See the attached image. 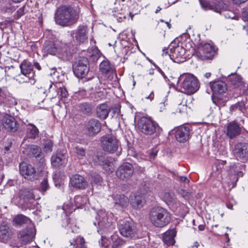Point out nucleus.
Returning a JSON list of instances; mask_svg holds the SVG:
<instances>
[{
    "instance_id": "f257e3e1",
    "label": "nucleus",
    "mask_w": 248,
    "mask_h": 248,
    "mask_svg": "<svg viewBox=\"0 0 248 248\" xmlns=\"http://www.w3.org/2000/svg\"><path fill=\"white\" fill-rule=\"evenodd\" d=\"M79 12L78 8L63 5L57 11L55 19L56 23L62 26H68L76 23L79 18Z\"/></svg>"
},
{
    "instance_id": "f03ea898",
    "label": "nucleus",
    "mask_w": 248,
    "mask_h": 248,
    "mask_svg": "<svg viewBox=\"0 0 248 248\" xmlns=\"http://www.w3.org/2000/svg\"><path fill=\"white\" fill-rule=\"evenodd\" d=\"M201 5L204 10L214 11L216 13L222 14L226 18L233 19L235 17V13L221 0H214L211 2L201 1Z\"/></svg>"
},
{
    "instance_id": "7ed1b4c3",
    "label": "nucleus",
    "mask_w": 248,
    "mask_h": 248,
    "mask_svg": "<svg viewBox=\"0 0 248 248\" xmlns=\"http://www.w3.org/2000/svg\"><path fill=\"white\" fill-rule=\"evenodd\" d=\"M43 50L50 55H57L63 61L69 60L72 54L69 45L62 44L58 47V45L52 41H46L44 45Z\"/></svg>"
},
{
    "instance_id": "20e7f679",
    "label": "nucleus",
    "mask_w": 248,
    "mask_h": 248,
    "mask_svg": "<svg viewBox=\"0 0 248 248\" xmlns=\"http://www.w3.org/2000/svg\"><path fill=\"white\" fill-rule=\"evenodd\" d=\"M150 221L156 227H163L168 225L170 220V214L165 209L157 207L153 208L149 215Z\"/></svg>"
},
{
    "instance_id": "39448f33",
    "label": "nucleus",
    "mask_w": 248,
    "mask_h": 248,
    "mask_svg": "<svg viewBox=\"0 0 248 248\" xmlns=\"http://www.w3.org/2000/svg\"><path fill=\"white\" fill-rule=\"evenodd\" d=\"M21 73L16 75L15 78L20 83H30L33 85L36 82L33 66L31 62L24 61L20 65Z\"/></svg>"
},
{
    "instance_id": "423d86ee",
    "label": "nucleus",
    "mask_w": 248,
    "mask_h": 248,
    "mask_svg": "<svg viewBox=\"0 0 248 248\" xmlns=\"http://www.w3.org/2000/svg\"><path fill=\"white\" fill-rule=\"evenodd\" d=\"M138 127L142 133L148 135L155 134V136H159L162 132L157 123L146 117H142L139 120Z\"/></svg>"
},
{
    "instance_id": "0eeeda50",
    "label": "nucleus",
    "mask_w": 248,
    "mask_h": 248,
    "mask_svg": "<svg viewBox=\"0 0 248 248\" xmlns=\"http://www.w3.org/2000/svg\"><path fill=\"white\" fill-rule=\"evenodd\" d=\"M180 84L182 92L186 94H193L199 88V84L197 78L192 75H184L180 77L178 79Z\"/></svg>"
},
{
    "instance_id": "6e6552de",
    "label": "nucleus",
    "mask_w": 248,
    "mask_h": 248,
    "mask_svg": "<svg viewBox=\"0 0 248 248\" xmlns=\"http://www.w3.org/2000/svg\"><path fill=\"white\" fill-rule=\"evenodd\" d=\"M217 48L213 43H201L198 47L197 57L201 60H212L217 53Z\"/></svg>"
},
{
    "instance_id": "1a4fd4ad",
    "label": "nucleus",
    "mask_w": 248,
    "mask_h": 248,
    "mask_svg": "<svg viewBox=\"0 0 248 248\" xmlns=\"http://www.w3.org/2000/svg\"><path fill=\"white\" fill-rule=\"evenodd\" d=\"M101 146L106 152L113 154L116 152L120 142L114 135L109 134L102 136L100 140Z\"/></svg>"
},
{
    "instance_id": "9d476101",
    "label": "nucleus",
    "mask_w": 248,
    "mask_h": 248,
    "mask_svg": "<svg viewBox=\"0 0 248 248\" xmlns=\"http://www.w3.org/2000/svg\"><path fill=\"white\" fill-rule=\"evenodd\" d=\"M209 87L212 92V100L214 103L217 104L216 99H221L222 96L225 94L227 90L226 84L220 80L216 81L213 82H210Z\"/></svg>"
},
{
    "instance_id": "9b49d317",
    "label": "nucleus",
    "mask_w": 248,
    "mask_h": 248,
    "mask_svg": "<svg viewBox=\"0 0 248 248\" xmlns=\"http://www.w3.org/2000/svg\"><path fill=\"white\" fill-rule=\"evenodd\" d=\"M73 71L78 78H83L89 71V62L85 57H80L74 66Z\"/></svg>"
},
{
    "instance_id": "f8f14e48",
    "label": "nucleus",
    "mask_w": 248,
    "mask_h": 248,
    "mask_svg": "<svg viewBox=\"0 0 248 248\" xmlns=\"http://www.w3.org/2000/svg\"><path fill=\"white\" fill-rule=\"evenodd\" d=\"M19 172L25 179L33 181L38 178V172L31 164L21 162L19 165Z\"/></svg>"
},
{
    "instance_id": "ddd939ff",
    "label": "nucleus",
    "mask_w": 248,
    "mask_h": 248,
    "mask_svg": "<svg viewBox=\"0 0 248 248\" xmlns=\"http://www.w3.org/2000/svg\"><path fill=\"white\" fill-rule=\"evenodd\" d=\"M35 234L36 229L34 226L33 225H30L18 232L17 238L22 244H26L33 240Z\"/></svg>"
},
{
    "instance_id": "4468645a",
    "label": "nucleus",
    "mask_w": 248,
    "mask_h": 248,
    "mask_svg": "<svg viewBox=\"0 0 248 248\" xmlns=\"http://www.w3.org/2000/svg\"><path fill=\"white\" fill-rule=\"evenodd\" d=\"M111 217L112 214L106 212L105 210H101L97 213L96 219L100 230L108 229L111 227L112 225Z\"/></svg>"
},
{
    "instance_id": "2eb2a0df",
    "label": "nucleus",
    "mask_w": 248,
    "mask_h": 248,
    "mask_svg": "<svg viewBox=\"0 0 248 248\" xmlns=\"http://www.w3.org/2000/svg\"><path fill=\"white\" fill-rule=\"evenodd\" d=\"M133 168L131 164L124 162L120 166L116 171L117 177L123 180L130 179L133 174Z\"/></svg>"
},
{
    "instance_id": "dca6fc26",
    "label": "nucleus",
    "mask_w": 248,
    "mask_h": 248,
    "mask_svg": "<svg viewBox=\"0 0 248 248\" xmlns=\"http://www.w3.org/2000/svg\"><path fill=\"white\" fill-rule=\"evenodd\" d=\"M0 126L10 131H16L17 129V123L14 117L8 114L0 116Z\"/></svg>"
},
{
    "instance_id": "f3484780",
    "label": "nucleus",
    "mask_w": 248,
    "mask_h": 248,
    "mask_svg": "<svg viewBox=\"0 0 248 248\" xmlns=\"http://www.w3.org/2000/svg\"><path fill=\"white\" fill-rule=\"evenodd\" d=\"M74 202V205H69L65 203L63 204L62 209L66 213H71L75 211L76 208H80L85 205L88 202V198L85 195H77L75 197Z\"/></svg>"
},
{
    "instance_id": "a211bd4d",
    "label": "nucleus",
    "mask_w": 248,
    "mask_h": 248,
    "mask_svg": "<svg viewBox=\"0 0 248 248\" xmlns=\"http://www.w3.org/2000/svg\"><path fill=\"white\" fill-rule=\"evenodd\" d=\"M233 153L236 159L242 162L248 160V144L238 143L235 145Z\"/></svg>"
},
{
    "instance_id": "6ab92c4d",
    "label": "nucleus",
    "mask_w": 248,
    "mask_h": 248,
    "mask_svg": "<svg viewBox=\"0 0 248 248\" xmlns=\"http://www.w3.org/2000/svg\"><path fill=\"white\" fill-rule=\"evenodd\" d=\"M120 233L125 237H132L136 233V229L134 224L129 221H123L119 225Z\"/></svg>"
},
{
    "instance_id": "aec40b11",
    "label": "nucleus",
    "mask_w": 248,
    "mask_h": 248,
    "mask_svg": "<svg viewBox=\"0 0 248 248\" xmlns=\"http://www.w3.org/2000/svg\"><path fill=\"white\" fill-rule=\"evenodd\" d=\"M243 170H244V165L239 163L234 164L230 167L229 174L232 183L237 182L238 177L243 176Z\"/></svg>"
},
{
    "instance_id": "412c9836",
    "label": "nucleus",
    "mask_w": 248,
    "mask_h": 248,
    "mask_svg": "<svg viewBox=\"0 0 248 248\" xmlns=\"http://www.w3.org/2000/svg\"><path fill=\"white\" fill-rule=\"evenodd\" d=\"M88 29L87 27L84 25H79L75 32L71 34L79 43H84L88 39Z\"/></svg>"
},
{
    "instance_id": "4be33fe9",
    "label": "nucleus",
    "mask_w": 248,
    "mask_h": 248,
    "mask_svg": "<svg viewBox=\"0 0 248 248\" xmlns=\"http://www.w3.org/2000/svg\"><path fill=\"white\" fill-rule=\"evenodd\" d=\"M185 53V49L181 46H177L170 49V54L169 56L174 62L179 63L183 62Z\"/></svg>"
},
{
    "instance_id": "5701e85b",
    "label": "nucleus",
    "mask_w": 248,
    "mask_h": 248,
    "mask_svg": "<svg viewBox=\"0 0 248 248\" xmlns=\"http://www.w3.org/2000/svg\"><path fill=\"white\" fill-rule=\"evenodd\" d=\"M71 185L78 189H85L88 186V183L83 177L78 174H75L70 178Z\"/></svg>"
},
{
    "instance_id": "b1692460",
    "label": "nucleus",
    "mask_w": 248,
    "mask_h": 248,
    "mask_svg": "<svg viewBox=\"0 0 248 248\" xmlns=\"http://www.w3.org/2000/svg\"><path fill=\"white\" fill-rule=\"evenodd\" d=\"M189 137V128L187 126H181L178 128L175 132V137L180 142L186 141Z\"/></svg>"
},
{
    "instance_id": "393cba45",
    "label": "nucleus",
    "mask_w": 248,
    "mask_h": 248,
    "mask_svg": "<svg viewBox=\"0 0 248 248\" xmlns=\"http://www.w3.org/2000/svg\"><path fill=\"white\" fill-rule=\"evenodd\" d=\"M51 161L53 166L58 167L65 164L67 160L63 153L57 152L52 156Z\"/></svg>"
},
{
    "instance_id": "a878e982",
    "label": "nucleus",
    "mask_w": 248,
    "mask_h": 248,
    "mask_svg": "<svg viewBox=\"0 0 248 248\" xmlns=\"http://www.w3.org/2000/svg\"><path fill=\"white\" fill-rule=\"evenodd\" d=\"M87 129L89 135H94L100 131L101 124L99 121L97 120H91L89 121L87 125Z\"/></svg>"
},
{
    "instance_id": "bb28decb",
    "label": "nucleus",
    "mask_w": 248,
    "mask_h": 248,
    "mask_svg": "<svg viewBox=\"0 0 248 248\" xmlns=\"http://www.w3.org/2000/svg\"><path fill=\"white\" fill-rule=\"evenodd\" d=\"M176 235V231L172 229L168 230L163 234V241L167 246H172L174 244L175 241L174 237Z\"/></svg>"
},
{
    "instance_id": "cd10ccee",
    "label": "nucleus",
    "mask_w": 248,
    "mask_h": 248,
    "mask_svg": "<svg viewBox=\"0 0 248 248\" xmlns=\"http://www.w3.org/2000/svg\"><path fill=\"white\" fill-rule=\"evenodd\" d=\"M13 232L9 226L6 224L0 226V238L3 242L8 240L13 235Z\"/></svg>"
},
{
    "instance_id": "c85d7f7f",
    "label": "nucleus",
    "mask_w": 248,
    "mask_h": 248,
    "mask_svg": "<svg viewBox=\"0 0 248 248\" xmlns=\"http://www.w3.org/2000/svg\"><path fill=\"white\" fill-rule=\"evenodd\" d=\"M240 131V127L236 123H231L227 126V135L230 138H233L239 135Z\"/></svg>"
},
{
    "instance_id": "c756f323",
    "label": "nucleus",
    "mask_w": 248,
    "mask_h": 248,
    "mask_svg": "<svg viewBox=\"0 0 248 248\" xmlns=\"http://www.w3.org/2000/svg\"><path fill=\"white\" fill-rule=\"evenodd\" d=\"M13 224L16 226H21L24 224L33 225L29 218L21 214L18 215L13 218Z\"/></svg>"
},
{
    "instance_id": "7c9ffc66",
    "label": "nucleus",
    "mask_w": 248,
    "mask_h": 248,
    "mask_svg": "<svg viewBox=\"0 0 248 248\" xmlns=\"http://www.w3.org/2000/svg\"><path fill=\"white\" fill-rule=\"evenodd\" d=\"M144 203V200L142 195L136 194L131 196L130 203L134 208H140Z\"/></svg>"
},
{
    "instance_id": "2f4dec72",
    "label": "nucleus",
    "mask_w": 248,
    "mask_h": 248,
    "mask_svg": "<svg viewBox=\"0 0 248 248\" xmlns=\"http://www.w3.org/2000/svg\"><path fill=\"white\" fill-rule=\"evenodd\" d=\"M192 101L191 97H189L185 101L183 100L182 102L179 104L176 111L180 113H187L188 109H191L192 105L191 104Z\"/></svg>"
},
{
    "instance_id": "473e14b6",
    "label": "nucleus",
    "mask_w": 248,
    "mask_h": 248,
    "mask_svg": "<svg viewBox=\"0 0 248 248\" xmlns=\"http://www.w3.org/2000/svg\"><path fill=\"white\" fill-rule=\"evenodd\" d=\"M20 198L22 199L24 202H30L35 199V196L33 192L27 188H23L20 191Z\"/></svg>"
},
{
    "instance_id": "72a5a7b5",
    "label": "nucleus",
    "mask_w": 248,
    "mask_h": 248,
    "mask_svg": "<svg viewBox=\"0 0 248 248\" xmlns=\"http://www.w3.org/2000/svg\"><path fill=\"white\" fill-rule=\"evenodd\" d=\"M162 197L164 202L168 205L173 206L177 203L176 197L172 192H164Z\"/></svg>"
},
{
    "instance_id": "f704fd0d",
    "label": "nucleus",
    "mask_w": 248,
    "mask_h": 248,
    "mask_svg": "<svg viewBox=\"0 0 248 248\" xmlns=\"http://www.w3.org/2000/svg\"><path fill=\"white\" fill-rule=\"evenodd\" d=\"M109 111V108L105 104H101L97 108V116L102 119H105L107 118Z\"/></svg>"
},
{
    "instance_id": "c9c22d12",
    "label": "nucleus",
    "mask_w": 248,
    "mask_h": 248,
    "mask_svg": "<svg viewBox=\"0 0 248 248\" xmlns=\"http://www.w3.org/2000/svg\"><path fill=\"white\" fill-rule=\"evenodd\" d=\"M100 69L104 74L112 73L113 66L108 61H103L100 64Z\"/></svg>"
},
{
    "instance_id": "e433bc0d",
    "label": "nucleus",
    "mask_w": 248,
    "mask_h": 248,
    "mask_svg": "<svg viewBox=\"0 0 248 248\" xmlns=\"http://www.w3.org/2000/svg\"><path fill=\"white\" fill-rule=\"evenodd\" d=\"M228 80L230 83L235 88L239 87L242 85V80L241 77L237 75H232L230 76Z\"/></svg>"
},
{
    "instance_id": "4c0bfd02",
    "label": "nucleus",
    "mask_w": 248,
    "mask_h": 248,
    "mask_svg": "<svg viewBox=\"0 0 248 248\" xmlns=\"http://www.w3.org/2000/svg\"><path fill=\"white\" fill-rule=\"evenodd\" d=\"M27 130L29 136L31 138L35 139L38 135L39 130L36 126L32 124H28Z\"/></svg>"
},
{
    "instance_id": "58836bf2",
    "label": "nucleus",
    "mask_w": 248,
    "mask_h": 248,
    "mask_svg": "<svg viewBox=\"0 0 248 248\" xmlns=\"http://www.w3.org/2000/svg\"><path fill=\"white\" fill-rule=\"evenodd\" d=\"M114 201L115 204L124 207L127 205L128 199L124 195H116L114 197Z\"/></svg>"
},
{
    "instance_id": "ea45409f",
    "label": "nucleus",
    "mask_w": 248,
    "mask_h": 248,
    "mask_svg": "<svg viewBox=\"0 0 248 248\" xmlns=\"http://www.w3.org/2000/svg\"><path fill=\"white\" fill-rule=\"evenodd\" d=\"M88 56L92 59L93 61H96L100 57V52L98 48L94 47L89 50Z\"/></svg>"
},
{
    "instance_id": "a19ab883",
    "label": "nucleus",
    "mask_w": 248,
    "mask_h": 248,
    "mask_svg": "<svg viewBox=\"0 0 248 248\" xmlns=\"http://www.w3.org/2000/svg\"><path fill=\"white\" fill-rule=\"evenodd\" d=\"M111 240L112 241V247L113 248H117L124 244L123 240L117 235H112L111 236Z\"/></svg>"
},
{
    "instance_id": "79ce46f5",
    "label": "nucleus",
    "mask_w": 248,
    "mask_h": 248,
    "mask_svg": "<svg viewBox=\"0 0 248 248\" xmlns=\"http://www.w3.org/2000/svg\"><path fill=\"white\" fill-rule=\"evenodd\" d=\"M245 109V105L243 102H239L230 107V111L231 112L238 111L243 112Z\"/></svg>"
},
{
    "instance_id": "37998d69",
    "label": "nucleus",
    "mask_w": 248,
    "mask_h": 248,
    "mask_svg": "<svg viewBox=\"0 0 248 248\" xmlns=\"http://www.w3.org/2000/svg\"><path fill=\"white\" fill-rule=\"evenodd\" d=\"M73 150L74 153L76 154L79 158H82L86 155V151L82 147L76 146L74 148Z\"/></svg>"
},
{
    "instance_id": "c03bdc74",
    "label": "nucleus",
    "mask_w": 248,
    "mask_h": 248,
    "mask_svg": "<svg viewBox=\"0 0 248 248\" xmlns=\"http://www.w3.org/2000/svg\"><path fill=\"white\" fill-rule=\"evenodd\" d=\"M30 151L31 154L33 155V156L35 157L41 156V148L37 145H31L30 146Z\"/></svg>"
},
{
    "instance_id": "a18cd8bd",
    "label": "nucleus",
    "mask_w": 248,
    "mask_h": 248,
    "mask_svg": "<svg viewBox=\"0 0 248 248\" xmlns=\"http://www.w3.org/2000/svg\"><path fill=\"white\" fill-rule=\"evenodd\" d=\"M79 110L85 113H89L91 112L92 108L90 104L87 103H83L79 105Z\"/></svg>"
},
{
    "instance_id": "49530a36",
    "label": "nucleus",
    "mask_w": 248,
    "mask_h": 248,
    "mask_svg": "<svg viewBox=\"0 0 248 248\" xmlns=\"http://www.w3.org/2000/svg\"><path fill=\"white\" fill-rule=\"evenodd\" d=\"M4 103H5L9 107H12L16 105L17 102L15 98L11 95H9V96L6 97L5 99L4 100Z\"/></svg>"
},
{
    "instance_id": "de8ad7c7",
    "label": "nucleus",
    "mask_w": 248,
    "mask_h": 248,
    "mask_svg": "<svg viewBox=\"0 0 248 248\" xmlns=\"http://www.w3.org/2000/svg\"><path fill=\"white\" fill-rule=\"evenodd\" d=\"M61 97V99L65 98L67 97L68 94V92L66 91V89L64 88H59V91L57 93H55L54 94L52 95V97H54L56 95H59Z\"/></svg>"
},
{
    "instance_id": "09e8293b",
    "label": "nucleus",
    "mask_w": 248,
    "mask_h": 248,
    "mask_svg": "<svg viewBox=\"0 0 248 248\" xmlns=\"http://www.w3.org/2000/svg\"><path fill=\"white\" fill-rule=\"evenodd\" d=\"M49 188L47 179L45 178L41 183L40 190L42 193L46 192Z\"/></svg>"
},
{
    "instance_id": "8fccbe9b",
    "label": "nucleus",
    "mask_w": 248,
    "mask_h": 248,
    "mask_svg": "<svg viewBox=\"0 0 248 248\" xmlns=\"http://www.w3.org/2000/svg\"><path fill=\"white\" fill-rule=\"evenodd\" d=\"M93 160L95 163L98 164L100 165H103L104 164H106L105 162V157L103 155L101 156H95L93 158Z\"/></svg>"
},
{
    "instance_id": "3c124183",
    "label": "nucleus",
    "mask_w": 248,
    "mask_h": 248,
    "mask_svg": "<svg viewBox=\"0 0 248 248\" xmlns=\"http://www.w3.org/2000/svg\"><path fill=\"white\" fill-rule=\"evenodd\" d=\"M52 142L51 140H47L44 144V149L46 152H50L52 151Z\"/></svg>"
},
{
    "instance_id": "603ef678",
    "label": "nucleus",
    "mask_w": 248,
    "mask_h": 248,
    "mask_svg": "<svg viewBox=\"0 0 248 248\" xmlns=\"http://www.w3.org/2000/svg\"><path fill=\"white\" fill-rule=\"evenodd\" d=\"M25 7L22 6L20 7L16 12V16L17 18H19L25 14Z\"/></svg>"
},
{
    "instance_id": "864d4df0",
    "label": "nucleus",
    "mask_w": 248,
    "mask_h": 248,
    "mask_svg": "<svg viewBox=\"0 0 248 248\" xmlns=\"http://www.w3.org/2000/svg\"><path fill=\"white\" fill-rule=\"evenodd\" d=\"M108 239L106 238L102 237L101 241H99V244H101L102 247L107 248L108 246V243L107 242Z\"/></svg>"
},
{
    "instance_id": "5fc2aeb1",
    "label": "nucleus",
    "mask_w": 248,
    "mask_h": 248,
    "mask_svg": "<svg viewBox=\"0 0 248 248\" xmlns=\"http://www.w3.org/2000/svg\"><path fill=\"white\" fill-rule=\"evenodd\" d=\"M115 16L117 18L119 22H121L125 18V15L124 14H120V16L115 15Z\"/></svg>"
},
{
    "instance_id": "6e6d98bb",
    "label": "nucleus",
    "mask_w": 248,
    "mask_h": 248,
    "mask_svg": "<svg viewBox=\"0 0 248 248\" xmlns=\"http://www.w3.org/2000/svg\"><path fill=\"white\" fill-rule=\"evenodd\" d=\"M179 180L185 183H188L189 182V180L185 176L179 177Z\"/></svg>"
},
{
    "instance_id": "4d7b16f0",
    "label": "nucleus",
    "mask_w": 248,
    "mask_h": 248,
    "mask_svg": "<svg viewBox=\"0 0 248 248\" xmlns=\"http://www.w3.org/2000/svg\"><path fill=\"white\" fill-rule=\"evenodd\" d=\"M189 195H190V194H189L188 192H186L184 190L183 191L182 196L184 198H185L186 199H187V198H189Z\"/></svg>"
},
{
    "instance_id": "13d9d810",
    "label": "nucleus",
    "mask_w": 248,
    "mask_h": 248,
    "mask_svg": "<svg viewBox=\"0 0 248 248\" xmlns=\"http://www.w3.org/2000/svg\"><path fill=\"white\" fill-rule=\"evenodd\" d=\"M159 107L160 109V111H162L165 108V103H160L159 105Z\"/></svg>"
},
{
    "instance_id": "bf43d9fd",
    "label": "nucleus",
    "mask_w": 248,
    "mask_h": 248,
    "mask_svg": "<svg viewBox=\"0 0 248 248\" xmlns=\"http://www.w3.org/2000/svg\"><path fill=\"white\" fill-rule=\"evenodd\" d=\"M233 2L236 4H239L245 2L247 0H232Z\"/></svg>"
},
{
    "instance_id": "052dcab7",
    "label": "nucleus",
    "mask_w": 248,
    "mask_h": 248,
    "mask_svg": "<svg viewBox=\"0 0 248 248\" xmlns=\"http://www.w3.org/2000/svg\"><path fill=\"white\" fill-rule=\"evenodd\" d=\"M243 17L245 20L248 21V12H243Z\"/></svg>"
},
{
    "instance_id": "680f3d73",
    "label": "nucleus",
    "mask_w": 248,
    "mask_h": 248,
    "mask_svg": "<svg viewBox=\"0 0 248 248\" xmlns=\"http://www.w3.org/2000/svg\"><path fill=\"white\" fill-rule=\"evenodd\" d=\"M49 92L51 93L53 92V91L56 90V86L55 85H53L52 83L50 85L49 87Z\"/></svg>"
},
{
    "instance_id": "e2e57ef3",
    "label": "nucleus",
    "mask_w": 248,
    "mask_h": 248,
    "mask_svg": "<svg viewBox=\"0 0 248 248\" xmlns=\"http://www.w3.org/2000/svg\"><path fill=\"white\" fill-rule=\"evenodd\" d=\"M154 98V94L153 92H151L150 95L146 97V98L149 99L150 100H152Z\"/></svg>"
},
{
    "instance_id": "0e129e2a",
    "label": "nucleus",
    "mask_w": 248,
    "mask_h": 248,
    "mask_svg": "<svg viewBox=\"0 0 248 248\" xmlns=\"http://www.w3.org/2000/svg\"><path fill=\"white\" fill-rule=\"evenodd\" d=\"M199 246V244L197 241L194 242L193 245L190 246V248H198Z\"/></svg>"
},
{
    "instance_id": "69168bd1",
    "label": "nucleus",
    "mask_w": 248,
    "mask_h": 248,
    "mask_svg": "<svg viewBox=\"0 0 248 248\" xmlns=\"http://www.w3.org/2000/svg\"><path fill=\"white\" fill-rule=\"evenodd\" d=\"M198 229H199V230L200 231H203L204 230V229H205L204 225L201 224V225H199Z\"/></svg>"
},
{
    "instance_id": "338daca9",
    "label": "nucleus",
    "mask_w": 248,
    "mask_h": 248,
    "mask_svg": "<svg viewBox=\"0 0 248 248\" xmlns=\"http://www.w3.org/2000/svg\"><path fill=\"white\" fill-rule=\"evenodd\" d=\"M35 67L39 70L41 69V66L37 62L34 63Z\"/></svg>"
},
{
    "instance_id": "774afa93",
    "label": "nucleus",
    "mask_w": 248,
    "mask_h": 248,
    "mask_svg": "<svg viewBox=\"0 0 248 248\" xmlns=\"http://www.w3.org/2000/svg\"><path fill=\"white\" fill-rule=\"evenodd\" d=\"M158 71L160 72V73L162 75V76L164 77V78H166V77L164 73L160 69H158Z\"/></svg>"
}]
</instances>
